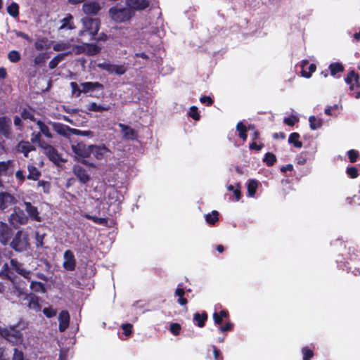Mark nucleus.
I'll use <instances>...</instances> for the list:
<instances>
[{"instance_id": "nucleus-42", "label": "nucleus", "mask_w": 360, "mask_h": 360, "mask_svg": "<svg viewBox=\"0 0 360 360\" xmlns=\"http://www.w3.org/2000/svg\"><path fill=\"white\" fill-rule=\"evenodd\" d=\"M35 49L38 51H43L49 49L48 41L46 39H38L34 43Z\"/></svg>"}, {"instance_id": "nucleus-7", "label": "nucleus", "mask_w": 360, "mask_h": 360, "mask_svg": "<svg viewBox=\"0 0 360 360\" xmlns=\"http://www.w3.org/2000/svg\"><path fill=\"white\" fill-rule=\"evenodd\" d=\"M39 147L43 150L44 153L49 159L54 163L65 162L57 152L56 149L52 146L46 143H39Z\"/></svg>"}, {"instance_id": "nucleus-50", "label": "nucleus", "mask_w": 360, "mask_h": 360, "mask_svg": "<svg viewBox=\"0 0 360 360\" xmlns=\"http://www.w3.org/2000/svg\"><path fill=\"white\" fill-rule=\"evenodd\" d=\"M71 134L77 135V136H93V133L91 131H82L77 129L72 128Z\"/></svg>"}, {"instance_id": "nucleus-5", "label": "nucleus", "mask_w": 360, "mask_h": 360, "mask_svg": "<svg viewBox=\"0 0 360 360\" xmlns=\"http://www.w3.org/2000/svg\"><path fill=\"white\" fill-rule=\"evenodd\" d=\"M164 36L162 30L155 28L151 32L146 33L143 39L151 47L159 48L162 43V38Z\"/></svg>"}, {"instance_id": "nucleus-17", "label": "nucleus", "mask_w": 360, "mask_h": 360, "mask_svg": "<svg viewBox=\"0 0 360 360\" xmlns=\"http://www.w3.org/2000/svg\"><path fill=\"white\" fill-rule=\"evenodd\" d=\"M73 173L82 184H86L90 179L89 175L86 172V169L79 165L74 166Z\"/></svg>"}, {"instance_id": "nucleus-54", "label": "nucleus", "mask_w": 360, "mask_h": 360, "mask_svg": "<svg viewBox=\"0 0 360 360\" xmlns=\"http://www.w3.org/2000/svg\"><path fill=\"white\" fill-rule=\"evenodd\" d=\"M86 43H84L82 46H72L71 48H72V52H74L75 54H80L82 53H85L86 47Z\"/></svg>"}, {"instance_id": "nucleus-22", "label": "nucleus", "mask_w": 360, "mask_h": 360, "mask_svg": "<svg viewBox=\"0 0 360 360\" xmlns=\"http://www.w3.org/2000/svg\"><path fill=\"white\" fill-rule=\"evenodd\" d=\"M308 64H309L308 60H304L301 62V65H300L301 68H302L301 75L302 77H304L305 78H310L311 76V74L313 72H314L316 70V65L310 64L308 67L309 71L307 72L306 68H307V66L308 65Z\"/></svg>"}, {"instance_id": "nucleus-59", "label": "nucleus", "mask_w": 360, "mask_h": 360, "mask_svg": "<svg viewBox=\"0 0 360 360\" xmlns=\"http://www.w3.org/2000/svg\"><path fill=\"white\" fill-rule=\"evenodd\" d=\"M347 174L352 179L359 176L358 169L355 167H350L347 169Z\"/></svg>"}, {"instance_id": "nucleus-41", "label": "nucleus", "mask_w": 360, "mask_h": 360, "mask_svg": "<svg viewBox=\"0 0 360 360\" xmlns=\"http://www.w3.org/2000/svg\"><path fill=\"white\" fill-rule=\"evenodd\" d=\"M86 51L85 53L89 56H94L98 53L101 51V47L90 44H86Z\"/></svg>"}, {"instance_id": "nucleus-52", "label": "nucleus", "mask_w": 360, "mask_h": 360, "mask_svg": "<svg viewBox=\"0 0 360 360\" xmlns=\"http://www.w3.org/2000/svg\"><path fill=\"white\" fill-rule=\"evenodd\" d=\"M283 122L288 126H293L295 123L299 122V117L297 115H292L288 117H285Z\"/></svg>"}, {"instance_id": "nucleus-44", "label": "nucleus", "mask_w": 360, "mask_h": 360, "mask_svg": "<svg viewBox=\"0 0 360 360\" xmlns=\"http://www.w3.org/2000/svg\"><path fill=\"white\" fill-rule=\"evenodd\" d=\"M207 316L205 313L199 314L195 313L194 314V320L197 321V325L200 328H202L205 325V322L207 320Z\"/></svg>"}, {"instance_id": "nucleus-2", "label": "nucleus", "mask_w": 360, "mask_h": 360, "mask_svg": "<svg viewBox=\"0 0 360 360\" xmlns=\"http://www.w3.org/2000/svg\"><path fill=\"white\" fill-rule=\"evenodd\" d=\"M83 28L79 32V36L83 37L86 34L89 36V39H92L98 33L100 28V20L98 19H93L88 17L82 19Z\"/></svg>"}, {"instance_id": "nucleus-56", "label": "nucleus", "mask_w": 360, "mask_h": 360, "mask_svg": "<svg viewBox=\"0 0 360 360\" xmlns=\"http://www.w3.org/2000/svg\"><path fill=\"white\" fill-rule=\"evenodd\" d=\"M47 58V56L44 53H40L34 58V62L36 65H40Z\"/></svg>"}, {"instance_id": "nucleus-49", "label": "nucleus", "mask_w": 360, "mask_h": 360, "mask_svg": "<svg viewBox=\"0 0 360 360\" xmlns=\"http://www.w3.org/2000/svg\"><path fill=\"white\" fill-rule=\"evenodd\" d=\"M46 234L42 233L41 234L39 232L35 233V239H36V246L37 248H41L44 245V239Z\"/></svg>"}, {"instance_id": "nucleus-32", "label": "nucleus", "mask_w": 360, "mask_h": 360, "mask_svg": "<svg viewBox=\"0 0 360 360\" xmlns=\"http://www.w3.org/2000/svg\"><path fill=\"white\" fill-rule=\"evenodd\" d=\"M309 127L311 130H316L322 126L321 119H318L315 116H310L309 118Z\"/></svg>"}, {"instance_id": "nucleus-15", "label": "nucleus", "mask_w": 360, "mask_h": 360, "mask_svg": "<svg viewBox=\"0 0 360 360\" xmlns=\"http://www.w3.org/2000/svg\"><path fill=\"white\" fill-rule=\"evenodd\" d=\"M108 199L110 204L117 202L119 205L124 200V196L115 188L111 187L108 191Z\"/></svg>"}, {"instance_id": "nucleus-43", "label": "nucleus", "mask_w": 360, "mask_h": 360, "mask_svg": "<svg viewBox=\"0 0 360 360\" xmlns=\"http://www.w3.org/2000/svg\"><path fill=\"white\" fill-rule=\"evenodd\" d=\"M185 291L181 288H177L175 290V295L179 297L178 303L181 305H186L187 304V300L184 297Z\"/></svg>"}, {"instance_id": "nucleus-27", "label": "nucleus", "mask_w": 360, "mask_h": 360, "mask_svg": "<svg viewBox=\"0 0 360 360\" xmlns=\"http://www.w3.org/2000/svg\"><path fill=\"white\" fill-rule=\"evenodd\" d=\"M328 68L330 70V75L336 77H340V76H337L338 73L342 72L344 71V67L340 63H333L330 64Z\"/></svg>"}, {"instance_id": "nucleus-57", "label": "nucleus", "mask_w": 360, "mask_h": 360, "mask_svg": "<svg viewBox=\"0 0 360 360\" xmlns=\"http://www.w3.org/2000/svg\"><path fill=\"white\" fill-rule=\"evenodd\" d=\"M188 115L191 117H192L195 120H198L200 119V115L198 113V108L195 106H192L190 108Z\"/></svg>"}, {"instance_id": "nucleus-62", "label": "nucleus", "mask_w": 360, "mask_h": 360, "mask_svg": "<svg viewBox=\"0 0 360 360\" xmlns=\"http://www.w3.org/2000/svg\"><path fill=\"white\" fill-rule=\"evenodd\" d=\"M44 314L48 317L51 318L56 314V311L51 307H46L43 309Z\"/></svg>"}, {"instance_id": "nucleus-60", "label": "nucleus", "mask_w": 360, "mask_h": 360, "mask_svg": "<svg viewBox=\"0 0 360 360\" xmlns=\"http://www.w3.org/2000/svg\"><path fill=\"white\" fill-rule=\"evenodd\" d=\"M11 265L12 267L18 273L20 274L21 270H22L24 268L22 267V264L18 262L15 259H11Z\"/></svg>"}, {"instance_id": "nucleus-29", "label": "nucleus", "mask_w": 360, "mask_h": 360, "mask_svg": "<svg viewBox=\"0 0 360 360\" xmlns=\"http://www.w3.org/2000/svg\"><path fill=\"white\" fill-rule=\"evenodd\" d=\"M87 110L89 111H94V112H102V111H107L110 110L109 105H98L96 103H91L87 106Z\"/></svg>"}, {"instance_id": "nucleus-23", "label": "nucleus", "mask_w": 360, "mask_h": 360, "mask_svg": "<svg viewBox=\"0 0 360 360\" xmlns=\"http://www.w3.org/2000/svg\"><path fill=\"white\" fill-rule=\"evenodd\" d=\"M60 26L59 27V30H74L75 26L73 22V17L70 14H68L66 17L60 20Z\"/></svg>"}, {"instance_id": "nucleus-47", "label": "nucleus", "mask_w": 360, "mask_h": 360, "mask_svg": "<svg viewBox=\"0 0 360 360\" xmlns=\"http://www.w3.org/2000/svg\"><path fill=\"white\" fill-rule=\"evenodd\" d=\"M9 60L12 63H17L20 60V54L17 51H11L8 54Z\"/></svg>"}, {"instance_id": "nucleus-35", "label": "nucleus", "mask_w": 360, "mask_h": 360, "mask_svg": "<svg viewBox=\"0 0 360 360\" xmlns=\"http://www.w3.org/2000/svg\"><path fill=\"white\" fill-rule=\"evenodd\" d=\"M228 318V312L225 310H221L219 313L214 312L213 314V319L214 323L219 325L222 323L224 319Z\"/></svg>"}, {"instance_id": "nucleus-3", "label": "nucleus", "mask_w": 360, "mask_h": 360, "mask_svg": "<svg viewBox=\"0 0 360 360\" xmlns=\"http://www.w3.org/2000/svg\"><path fill=\"white\" fill-rule=\"evenodd\" d=\"M11 246L17 252L27 250L29 248L28 236L22 231H18L11 243Z\"/></svg>"}, {"instance_id": "nucleus-18", "label": "nucleus", "mask_w": 360, "mask_h": 360, "mask_svg": "<svg viewBox=\"0 0 360 360\" xmlns=\"http://www.w3.org/2000/svg\"><path fill=\"white\" fill-rule=\"evenodd\" d=\"M59 321V330L60 332L65 331L69 326L70 323V315L68 311H62L58 316Z\"/></svg>"}, {"instance_id": "nucleus-14", "label": "nucleus", "mask_w": 360, "mask_h": 360, "mask_svg": "<svg viewBox=\"0 0 360 360\" xmlns=\"http://www.w3.org/2000/svg\"><path fill=\"white\" fill-rule=\"evenodd\" d=\"M100 10V4L96 1L87 2L82 6V11L86 15H96Z\"/></svg>"}, {"instance_id": "nucleus-34", "label": "nucleus", "mask_w": 360, "mask_h": 360, "mask_svg": "<svg viewBox=\"0 0 360 360\" xmlns=\"http://www.w3.org/2000/svg\"><path fill=\"white\" fill-rule=\"evenodd\" d=\"M30 288L35 292L44 293L46 288L44 285L38 281H32L30 283Z\"/></svg>"}, {"instance_id": "nucleus-30", "label": "nucleus", "mask_w": 360, "mask_h": 360, "mask_svg": "<svg viewBox=\"0 0 360 360\" xmlns=\"http://www.w3.org/2000/svg\"><path fill=\"white\" fill-rule=\"evenodd\" d=\"M236 130L238 132V136L243 141L247 139V131L248 128L243 124L242 122H239L236 125Z\"/></svg>"}, {"instance_id": "nucleus-46", "label": "nucleus", "mask_w": 360, "mask_h": 360, "mask_svg": "<svg viewBox=\"0 0 360 360\" xmlns=\"http://www.w3.org/2000/svg\"><path fill=\"white\" fill-rule=\"evenodd\" d=\"M28 307L31 309H33L36 311L40 310V305L38 302V298L36 296L31 295L30 300L28 304Z\"/></svg>"}, {"instance_id": "nucleus-63", "label": "nucleus", "mask_w": 360, "mask_h": 360, "mask_svg": "<svg viewBox=\"0 0 360 360\" xmlns=\"http://www.w3.org/2000/svg\"><path fill=\"white\" fill-rule=\"evenodd\" d=\"M21 115L24 120H34L33 113L30 110H23Z\"/></svg>"}, {"instance_id": "nucleus-8", "label": "nucleus", "mask_w": 360, "mask_h": 360, "mask_svg": "<svg viewBox=\"0 0 360 360\" xmlns=\"http://www.w3.org/2000/svg\"><path fill=\"white\" fill-rule=\"evenodd\" d=\"M89 151V155H92L98 160L107 158L110 155V150L104 145H90Z\"/></svg>"}, {"instance_id": "nucleus-11", "label": "nucleus", "mask_w": 360, "mask_h": 360, "mask_svg": "<svg viewBox=\"0 0 360 360\" xmlns=\"http://www.w3.org/2000/svg\"><path fill=\"white\" fill-rule=\"evenodd\" d=\"M63 267L67 271H73L76 266V261L73 252L71 250H66L63 255Z\"/></svg>"}, {"instance_id": "nucleus-19", "label": "nucleus", "mask_w": 360, "mask_h": 360, "mask_svg": "<svg viewBox=\"0 0 360 360\" xmlns=\"http://www.w3.org/2000/svg\"><path fill=\"white\" fill-rule=\"evenodd\" d=\"M81 89H78V94L77 96H79L81 93H87L89 91H92L96 89H102L103 85L98 82H84L81 84Z\"/></svg>"}, {"instance_id": "nucleus-16", "label": "nucleus", "mask_w": 360, "mask_h": 360, "mask_svg": "<svg viewBox=\"0 0 360 360\" xmlns=\"http://www.w3.org/2000/svg\"><path fill=\"white\" fill-rule=\"evenodd\" d=\"M72 150L74 153L79 157L87 158L89 156V146L86 148L85 144L82 143L72 144Z\"/></svg>"}, {"instance_id": "nucleus-10", "label": "nucleus", "mask_w": 360, "mask_h": 360, "mask_svg": "<svg viewBox=\"0 0 360 360\" xmlns=\"http://www.w3.org/2000/svg\"><path fill=\"white\" fill-rule=\"evenodd\" d=\"M15 197L10 193L0 191V210H4L15 203Z\"/></svg>"}, {"instance_id": "nucleus-40", "label": "nucleus", "mask_w": 360, "mask_h": 360, "mask_svg": "<svg viewBox=\"0 0 360 360\" xmlns=\"http://www.w3.org/2000/svg\"><path fill=\"white\" fill-rule=\"evenodd\" d=\"M70 53V51L66 53H60L55 56L49 63L50 69H54L57 67L58 63L64 58L65 56Z\"/></svg>"}, {"instance_id": "nucleus-36", "label": "nucleus", "mask_w": 360, "mask_h": 360, "mask_svg": "<svg viewBox=\"0 0 360 360\" xmlns=\"http://www.w3.org/2000/svg\"><path fill=\"white\" fill-rule=\"evenodd\" d=\"M359 75L356 74L354 70L350 71L347 76L345 77V81L347 84H350L352 82H355L356 85H359Z\"/></svg>"}, {"instance_id": "nucleus-28", "label": "nucleus", "mask_w": 360, "mask_h": 360, "mask_svg": "<svg viewBox=\"0 0 360 360\" xmlns=\"http://www.w3.org/2000/svg\"><path fill=\"white\" fill-rule=\"evenodd\" d=\"M27 169L29 172L27 175L28 179L36 181L40 177L41 172L36 167L29 165L27 166Z\"/></svg>"}, {"instance_id": "nucleus-4", "label": "nucleus", "mask_w": 360, "mask_h": 360, "mask_svg": "<svg viewBox=\"0 0 360 360\" xmlns=\"http://www.w3.org/2000/svg\"><path fill=\"white\" fill-rule=\"evenodd\" d=\"M0 335L8 341L15 345L21 344L23 341L21 332L13 327L9 328H0Z\"/></svg>"}, {"instance_id": "nucleus-12", "label": "nucleus", "mask_w": 360, "mask_h": 360, "mask_svg": "<svg viewBox=\"0 0 360 360\" xmlns=\"http://www.w3.org/2000/svg\"><path fill=\"white\" fill-rule=\"evenodd\" d=\"M25 209L28 214V218H31L32 219L36 221H41L42 219L39 215V212L37 207L34 206L30 202H24Z\"/></svg>"}, {"instance_id": "nucleus-38", "label": "nucleus", "mask_w": 360, "mask_h": 360, "mask_svg": "<svg viewBox=\"0 0 360 360\" xmlns=\"http://www.w3.org/2000/svg\"><path fill=\"white\" fill-rule=\"evenodd\" d=\"M300 134L298 133H292L288 139V142L294 145L295 147L300 148L302 146V143L299 141Z\"/></svg>"}, {"instance_id": "nucleus-9", "label": "nucleus", "mask_w": 360, "mask_h": 360, "mask_svg": "<svg viewBox=\"0 0 360 360\" xmlns=\"http://www.w3.org/2000/svg\"><path fill=\"white\" fill-rule=\"evenodd\" d=\"M97 67L108 72L110 74L123 75L126 72V68L122 65L111 64L107 62L99 63Z\"/></svg>"}, {"instance_id": "nucleus-1", "label": "nucleus", "mask_w": 360, "mask_h": 360, "mask_svg": "<svg viewBox=\"0 0 360 360\" xmlns=\"http://www.w3.org/2000/svg\"><path fill=\"white\" fill-rule=\"evenodd\" d=\"M110 18L117 23L126 22L129 21L134 15V12L127 7L124 8L115 6L108 11Z\"/></svg>"}, {"instance_id": "nucleus-26", "label": "nucleus", "mask_w": 360, "mask_h": 360, "mask_svg": "<svg viewBox=\"0 0 360 360\" xmlns=\"http://www.w3.org/2000/svg\"><path fill=\"white\" fill-rule=\"evenodd\" d=\"M11 124V120L6 117H0V130L4 135H8Z\"/></svg>"}, {"instance_id": "nucleus-13", "label": "nucleus", "mask_w": 360, "mask_h": 360, "mask_svg": "<svg viewBox=\"0 0 360 360\" xmlns=\"http://www.w3.org/2000/svg\"><path fill=\"white\" fill-rule=\"evenodd\" d=\"M126 5L132 11L133 10H143L149 5L148 0H126Z\"/></svg>"}, {"instance_id": "nucleus-45", "label": "nucleus", "mask_w": 360, "mask_h": 360, "mask_svg": "<svg viewBox=\"0 0 360 360\" xmlns=\"http://www.w3.org/2000/svg\"><path fill=\"white\" fill-rule=\"evenodd\" d=\"M218 212L215 210L210 214H205L206 221L210 225H214L218 221Z\"/></svg>"}, {"instance_id": "nucleus-33", "label": "nucleus", "mask_w": 360, "mask_h": 360, "mask_svg": "<svg viewBox=\"0 0 360 360\" xmlns=\"http://www.w3.org/2000/svg\"><path fill=\"white\" fill-rule=\"evenodd\" d=\"M7 12L8 13L12 16L13 18H17L19 15V6L15 2H12L8 7H7Z\"/></svg>"}, {"instance_id": "nucleus-53", "label": "nucleus", "mask_w": 360, "mask_h": 360, "mask_svg": "<svg viewBox=\"0 0 360 360\" xmlns=\"http://www.w3.org/2000/svg\"><path fill=\"white\" fill-rule=\"evenodd\" d=\"M302 353L303 355V360H310V359L314 356L313 351L307 347H303Z\"/></svg>"}, {"instance_id": "nucleus-58", "label": "nucleus", "mask_w": 360, "mask_h": 360, "mask_svg": "<svg viewBox=\"0 0 360 360\" xmlns=\"http://www.w3.org/2000/svg\"><path fill=\"white\" fill-rule=\"evenodd\" d=\"M348 158L349 159V161L352 163L355 162L356 161V159L359 156V153L355 150H349L347 152Z\"/></svg>"}, {"instance_id": "nucleus-39", "label": "nucleus", "mask_w": 360, "mask_h": 360, "mask_svg": "<svg viewBox=\"0 0 360 360\" xmlns=\"http://www.w3.org/2000/svg\"><path fill=\"white\" fill-rule=\"evenodd\" d=\"M72 46L70 41H60L53 45V50L56 51H66Z\"/></svg>"}, {"instance_id": "nucleus-25", "label": "nucleus", "mask_w": 360, "mask_h": 360, "mask_svg": "<svg viewBox=\"0 0 360 360\" xmlns=\"http://www.w3.org/2000/svg\"><path fill=\"white\" fill-rule=\"evenodd\" d=\"M119 127L121 129L125 139L133 140L136 138V133L133 129L122 123L119 124Z\"/></svg>"}, {"instance_id": "nucleus-21", "label": "nucleus", "mask_w": 360, "mask_h": 360, "mask_svg": "<svg viewBox=\"0 0 360 360\" xmlns=\"http://www.w3.org/2000/svg\"><path fill=\"white\" fill-rule=\"evenodd\" d=\"M11 236L10 229L6 223L0 222V243L6 245Z\"/></svg>"}, {"instance_id": "nucleus-24", "label": "nucleus", "mask_w": 360, "mask_h": 360, "mask_svg": "<svg viewBox=\"0 0 360 360\" xmlns=\"http://www.w3.org/2000/svg\"><path fill=\"white\" fill-rule=\"evenodd\" d=\"M34 150V148L28 141H22L17 146V150L22 153L25 157H27L28 153Z\"/></svg>"}, {"instance_id": "nucleus-55", "label": "nucleus", "mask_w": 360, "mask_h": 360, "mask_svg": "<svg viewBox=\"0 0 360 360\" xmlns=\"http://www.w3.org/2000/svg\"><path fill=\"white\" fill-rule=\"evenodd\" d=\"M11 163V160L0 162V174L6 173Z\"/></svg>"}, {"instance_id": "nucleus-6", "label": "nucleus", "mask_w": 360, "mask_h": 360, "mask_svg": "<svg viewBox=\"0 0 360 360\" xmlns=\"http://www.w3.org/2000/svg\"><path fill=\"white\" fill-rule=\"evenodd\" d=\"M28 220V217L18 207H14L13 213L8 218L11 224L15 227L27 224Z\"/></svg>"}, {"instance_id": "nucleus-64", "label": "nucleus", "mask_w": 360, "mask_h": 360, "mask_svg": "<svg viewBox=\"0 0 360 360\" xmlns=\"http://www.w3.org/2000/svg\"><path fill=\"white\" fill-rule=\"evenodd\" d=\"M13 360H24L23 353L17 349H15Z\"/></svg>"}, {"instance_id": "nucleus-37", "label": "nucleus", "mask_w": 360, "mask_h": 360, "mask_svg": "<svg viewBox=\"0 0 360 360\" xmlns=\"http://www.w3.org/2000/svg\"><path fill=\"white\" fill-rule=\"evenodd\" d=\"M37 125L40 130V134H44L47 138H52V134L49 131V127L43 122L38 120L37 122Z\"/></svg>"}, {"instance_id": "nucleus-20", "label": "nucleus", "mask_w": 360, "mask_h": 360, "mask_svg": "<svg viewBox=\"0 0 360 360\" xmlns=\"http://www.w3.org/2000/svg\"><path fill=\"white\" fill-rule=\"evenodd\" d=\"M53 129L60 135L68 137L71 134L70 127L58 122H51Z\"/></svg>"}, {"instance_id": "nucleus-31", "label": "nucleus", "mask_w": 360, "mask_h": 360, "mask_svg": "<svg viewBox=\"0 0 360 360\" xmlns=\"http://www.w3.org/2000/svg\"><path fill=\"white\" fill-rule=\"evenodd\" d=\"M258 181L255 179H251L248 184V196L253 197L257 191L258 187Z\"/></svg>"}, {"instance_id": "nucleus-48", "label": "nucleus", "mask_w": 360, "mask_h": 360, "mask_svg": "<svg viewBox=\"0 0 360 360\" xmlns=\"http://www.w3.org/2000/svg\"><path fill=\"white\" fill-rule=\"evenodd\" d=\"M39 188H41L42 191L45 193H49L51 188V184L49 181H39L37 184Z\"/></svg>"}, {"instance_id": "nucleus-61", "label": "nucleus", "mask_w": 360, "mask_h": 360, "mask_svg": "<svg viewBox=\"0 0 360 360\" xmlns=\"http://www.w3.org/2000/svg\"><path fill=\"white\" fill-rule=\"evenodd\" d=\"M10 352L4 347H0V360H9Z\"/></svg>"}, {"instance_id": "nucleus-51", "label": "nucleus", "mask_w": 360, "mask_h": 360, "mask_svg": "<svg viewBox=\"0 0 360 360\" xmlns=\"http://www.w3.org/2000/svg\"><path fill=\"white\" fill-rule=\"evenodd\" d=\"M276 156L273 153H267L265 155V157L264 158V162H265L266 163V165L269 166L273 165L274 164V162H276Z\"/></svg>"}]
</instances>
